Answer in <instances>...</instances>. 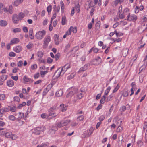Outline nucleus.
Segmentation results:
<instances>
[{
    "label": "nucleus",
    "mask_w": 147,
    "mask_h": 147,
    "mask_svg": "<svg viewBox=\"0 0 147 147\" xmlns=\"http://www.w3.org/2000/svg\"><path fill=\"white\" fill-rule=\"evenodd\" d=\"M57 107V105L55 104L54 105L52 106V107L50 108L49 109V116H51L52 117H54L56 116L57 115V113H53V111L55 110ZM48 118H51V117H48Z\"/></svg>",
    "instance_id": "f257e3e1"
},
{
    "label": "nucleus",
    "mask_w": 147,
    "mask_h": 147,
    "mask_svg": "<svg viewBox=\"0 0 147 147\" xmlns=\"http://www.w3.org/2000/svg\"><path fill=\"white\" fill-rule=\"evenodd\" d=\"M70 122V120H64L61 121L57 123V125L59 128L61 127L67 125Z\"/></svg>",
    "instance_id": "f03ea898"
},
{
    "label": "nucleus",
    "mask_w": 147,
    "mask_h": 147,
    "mask_svg": "<svg viewBox=\"0 0 147 147\" xmlns=\"http://www.w3.org/2000/svg\"><path fill=\"white\" fill-rule=\"evenodd\" d=\"M70 67V65H65L61 69L60 68H59L58 69L60 73L61 74V75H63L65 71L67 69Z\"/></svg>",
    "instance_id": "7ed1b4c3"
},
{
    "label": "nucleus",
    "mask_w": 147,
    "mask_h": 147,
    "mask_svg": "<svg viewBox=\"0 0 147 147\" xmlns=\"http://www.w3.org/2000/svg\"><path fill=\"white\" fill-rule=\"evenodd\" d=\"M45 31L43 30L38 32L36 34V37L38 39H42L45 34Z\"/></svg>",
    "instance_id": "20e7f679"
},
{
    "label": "nucleus",
    "mask_w": 147,
    "mask_h": 147,
    "mask_svg": "<svg viewBox=\"0 0 147 147\" xmlns=\"http://www.w3.org/2000/svg\"><path fill=\"white\" fill-rule=\"evenodd\" d=\"M78 89L76 88L72 87L71 89V90L66 96L67 97H71L72 95L77 92Z\"/></svg>",
    "instance_id": "39448f33"
},
{
    "label": "nucleus",
    "mask_w": 147,
    "mask_h": 147,
    "mask_svg": "<svg viewBox=\"0 0 147 147\" xmlns=\"http://www.w3.org/2000/svg\"><path fill=\"white\" fill-rule=\"evenodd\" d=\"M127 20L129 21H135L137 19V17L136 15L134 14L130 15L129 13L127 16Z\"/></svg>",
    "instance_id": "423d86ee"
},
{
    "label": "nucleus",
    "mask_w": 147,
    "mask_h": 147,
    "mask_svg": "<svg viewBox=\"0 0 147 147\" xmlns=\"http://www.w3.org/2000/svg\"><path fill=\"white\" fill-rule=\"evenodd\" d=\"M58 128L56 125H53L50 127L49 132L51 134L55 133V132L57 130Z\"/></svg>",
    "instance_id": "0eeeda50"
},
{
    "label": "nucleus",
    "mask_w": 147,
    "mask_h": 147,
    "mask_svg": "<svg viewBox=\"0 0 147 147\" xmlns=\"http://www.w3.org/2000/svg\"><path fill=\"white\" fill-rule=\"evenodd\" d=\"M45 129V127L42 126L40 127H38L36 128L35 129L36 131L34 133L36 134H40V132L43 131Z\"/></svg>",
    "instance_id": "6e6552de"
},
{
    "label": "nucleus",
    "mask_w": 147,
    "mask_h": 147,
    "mask_svg": "<svg viewBox=\"0 0 147 147\" xmlns=\"http://www.w3.org/2000/svg\"><path fill=\"white\" fill-rule=\"evenodd\" d=\"M101 63V59L99 57H97V58L93 60V64L98 65Z\"/></svg>",
    "instance_id": "1a4fd4ad"
},
{
    "label": "nucleus",
    "mask_w": 147,
    "mask_h": 147,
    "mask_svg": "<svg viewBox=\"0 0 147 147\" xmlns=\"http://www.w3.org/2000/svg\"><path fill=\"white\" fill-rule=\"evenodd\" d=\"M68 107V105H66L64 104H61L60 105V107L62 112L65 111Z\"/></svg>",
    "instance_id": "9d476101"
},
{
    "label": "nucleus",
    "mask_w": 147,
    "mask_h": 147,
    "mask_svg": "<svg viewBox=\"0 0 147 147\" xmlns=\"http://www.w3.org/2000/svg\"><path fill=\"white\" fill-rule=\"evenodd\" d=\"M89 65L88 64H85L83 67L80 69L79 71H78V72H79L81 73L85 71L88 69V66Z\"/></svg>",
    "instance_id": "9b49d317"
},
{
    "label": "nucleus",
    "mask_w": 147,
    "mask_h": 147,
    "mask_svg": "<svg viewBox=\"0 0 147 147\" xmlns=\"http://www.w3.org/2000/svg\"><path fill=\"white\" fill-rule=\"evenodd\" d=\"M12 20L14 23H17L19 19H18V16L17 14H15L13 15Z\"/></svg>",
    "instance_id": "f8f14e48"
},
{
    "label": "nucleus",
    "mask_w": 147,
    "mask_h": 147,
    "mask_svg": "<svg viewBox=\"0 0 147 147\" xmlns=\"http://www.w3.org/2000/svg\"><path fill=\"white\" fill-rule=\"evenodd\" d=\"M61 76V74L60 73L58 69L55 72L53 77L55 79H57Z\"/></svg>",
    "instance_id": "ddd939ff"
},
{
    "label": "nucleus",
    "mask_w": 147,
    "mask_h": 147,
    "mask_svg": "<svg viewBox=\"0 0 147 147\" xmlns=\"http://www.w3.org/2000/svg\"><path fill=\"white\" fill-rule=\"evenodd\" d=\"M23 80L25 82H29L31 83L33 82V80L30 78H29L26 76H24L23 78Z\"/></svg>",
    "instance_id": "4468645a"
},
{
    "label": "nucleus",
    "mask_w": 147,
    "mask_h": 147,
    "mask_svg": "<svg viewBox=\"0 0 147 147\" xmlns=\"http://www.w3.org/2000/svg\"><path fill=\"white\" fill-rule=\"evenodd\" d=\"M9 110V109L7 107L2 108L0 109V113L1 114H3L5 113L8 112Z\"/></svg>",
    "instance_id": "2eb2a0df"
},
{
    "label": "nucleus",
    "mask_w": 147,
    "mask_h": 147,
    "mask_svg": "<svg viewBox=\"0 0 147 147\" xmlns=\"http://www.w3.org/2000/svg\"><path fill=\"white\" fill-rule=\"evenodd\" d=\"M124 0H115L114 2V3L113 5V6L115 7L119 3L121 4L123 2Z\"/></svg>",
    "instance_id": "dca6fc26"
},
{
    "label": "nucleus",
    "mask_w": 147,
    "mask_h": 147,
    "mask_svg": "<svg viewBox=\"0 0 147 147\" xmlns=\"http://www.w3.org/2000/svg\"><path fill=\"white\" fill-rule=\"evenodd\" d=\"M22 48L21 46H17L14 49V51L16 53H19L22 50Z\"/></svg>",
    "instance_id": "f3484780"
},
{
    "label": "nucleus",
    "mask_w": 147,
    "mask_h": 147,
    "mask_svg": "<svg viewBox=\"0 0 147 147\" xmlns=\"http://www.w3.org/2000/svg\"><path fill=\"white\" fill-rule=\"evenodd\" d=\"M19 42V40L18 38H16L12 40L10 42V45H12L14 44L18 43Z\"/></svg>",
    "instance_id": "a211bd4d"
},
{
    "label": "nucleus",
    "mask_w": 147,
    "mask_h": 147,
    "mask_svg": "<svg viewBox=\"0 0 147 147\" xmlns=\"http://www.w3.org/2000/svg\"><path fill=\"white\" fill-rule=\"evenodd\" d=\"M7 85L9 87H12L13 86L14 84L13 80H9L7 81Z\"/></svg>",
    "instance_id": "6ab92c4d"
},
{
    "label": "nucleus",
    "mask_w": 147,
    "mask_h": 147,
    "mask_svg": "<svg viewBox=\"0 0 147 147\" xmlns=\"http://www.w3.org/2000/svg\"><path fill=\"white\" fill-rule=\"evenodd\" d=\"M23 0H16L14 2L13 5L16 6H18L21 3Z\"/></svg>",
    "instance_id": "aec40b11"
},
{
    "label": "nucleus",
    "mask_w": 147,
    "mask_h": 147,
    "mask_svg": "<svg viewBox=\"0 0 147 147\" xmlns=\"http://www.w3.org/2000/svg\"><path fill=\"white\" fill-rule=\"evenodd\" d=\"M7 75L2 74L0 76V79L4 82L7 79Z\"/></svg>",
    "instance_id": "412c9836"
},
{
    "label": "nucleus",
    "mask_w": 147,
    "mask_h": 147,
    "mask_svg": "<svg viewBox=\"0 0 147 147\" xmlns=\"http://www.w3.org/2000/svg\"><path fill=\"white\" fill-rule=\"evenodd\" d=\"M63 94V91L62 90H59L58 91H57L55 95L58 97H60Z\"/></svg>",
    "instance_id": "4be33fe9"
},
{
    "label": "nucleus",
    "mask_w": 147,
    "mask_h": 147,
    "mask_svg": "<svg viewBox=\"0 0 147 147\" xmlns=\"http://www.w3.org/2000/svg\"><path fill=\"white\" fill-rule=\"evenodd\" d=\"M7 24V22L5 20H1L0 21V25L1 26H5Z\"/></svg>",
    "instance_id": "5701e85b"
},
{
    "label": "nucleus",
    "mask_w": 147,
    "mask_h": 147,
    "mask_svg": "<svg viewBox=\"0 0 147 147\" xmlns=\"http://www.w3.org/2000/svg\"><path fill=\"white\" fill-rule=\"evenodd\" d=\"M5 136L7 138H11L12 139H14V138H13V137H11L12 134L11 133L9 132H6L5 134Z\"/></svg>",
    "instance_id": "b1692460"
},
{
    "label": "nucleus",
    "mask_w": 147,
    "mask_h": 147,
    "mask_svg": "<svg viewBox=\"0 0 147 147\" xmlns=\"http://www.w3.org/2000/svg\"><path fill=\"white\" fill-rule=\"evenodd\" d=\"M128 50L127 49H124L123 50V57H125L128 53Z\"/></svg>",
    "instance_id": "393cba45"
},
{
    "label": "nucleus",
    "mask_w": 147,
    "mask_h": 147,
    "mask_svg": "<svg viewBox=\"0 0 147 147\" xmlns=\"http://www.w3.org/2000/svg\"><path fill=\"white\" fill-rule=\"evenodd\" d=\"M24 14L22 12H20L18 14V19H19V20H22L24 17Z\"/></svg>",
    "instance_id": "a878e982"
},
{
    "label": "nucleus",
    "mask_w": 147,
    "mask_h": 147,
    "mask_svg": "<svg viewBox=\"0 0 147 147\" xmlns=\"http://www.w3.org/2000/svg\"><path fill=\"white\" fill-rule=\"evenodd\" d=\"M66 22V17L65 16H63L62 18L61 24L62 25H64L65 24Z\"/></svg>",
    "instance_id": "bb28decb"
},
{
    "label": "nucleus",
    "mask_w": 147,
    "mask_h": 147,
    "mask_svg": "<svg viewBox=\"0 0 147 147\" xmlns=\"http://www.w3.org/2000/svg\"><path fill=\"white\" fill-rule=\"evenodd\" d=\"M120 87L119 84H118L116 87L114 88V90L113 91V93H115L119 89Z\"/></svg>",
    "instance_id": "cd10ccee"
},
{
    "label": "nucleus",
    "mask_w": 147,
    "mask_h": 147,
    "mask_svg": "<svg viewBox=\"0 0 147 147\" xmlns=\"http://www.w3.org/2000/svg\"><path fill=\"white\" fill-rule=\"evenodd\" d=\"M137 144L138 147H141L143 145V142L141 140H140L137 142Z\"/></svg>",
    "instance_id": "c85d7f7f"
},
{
    "label": "nucleus",
    "mask_w": 147,
    "mask_h": 147,
    "mask_svg": "<svg viewBox=\"0 0 147 147\" xmlns=\"http://www.w3.org/2000/svg\"><path fill=\"white\" fill-rule=\"evenodd\" d=\"M8 12L10 14H12L13 12V8L11 5H10L9 7Z\"/></svg>",
    "instance_id": "c756f323"
},
{
    "label": "nucleus",
    "mask_w": 147,
    "mask_h": 147,
    "mask_svg": "<svg viewBox=\"0 0 147 147\" xmlns=\"http://www.w3.org/2000/svg\"><path fill=\"white\" fill-rule=\"evenodd\" d=\"M111 89V87L110 86L108 87L107 89L105 90V95H106L108 94V93H109L110 89Z\"/></svg>",
    "instance_id": "7c9ffc66"
},
{
    "label": "nucleus",
    "mask_w": 147,
    "mask_h": 147,
    "mask_svg": "<svg viewBox=\"0 0 147 147\" xmlns=\"http://www.w3.org/2000/svg\"><path fill=\"white\" fill-rule=\"evenodd\" d=\"M33 44L29 42V44L26 46V47L28 49H30L33 47Z\"/></svg>",
    "instance_id": "2f4dec72"
},
{
    "label": "nucleus",
    "mask_w": 147,
    "mask_h": 147,
    "mask_svg": "<svg viewBox=\"0 0 147 147\" xmlns=\"http://www.w3.org/2000/svg\"><path fill=\"white\" fill-rule=\"evenodd\" d=\"M79 46H77L73 47L72 49L70 51L71 52L72 51L74 50L75 52H76V51H78L79 49Z\"/></svg>",
    "instance_id": "473e14b6"
},
{
    "label": "nucleus",
    "mask_w": 147,
    "mask_h": 147,
    "mask_svg": "<svg viewBox=\"0 0 147 147\" xmlns=\"http://www.w3.org/2000/svg\"><path fill=\"white\" fill-rule=\"evenodd\" d=\"M84 119V117L83 115H80L78 117H77V120L78 121H82Z\"/></svg>",
    "instance_id": "72a5a7b5"
},
{
    "label": "nucleus",
    "mask_w": 147,
    "mask_h": 147,
    "mask_svg": "<svg viewBox=\"0 0 147 147\" xmlns=\"http://www.w3.org/2000/svg\"><path fill=\"white\" fill-rule=\"evenodd\" d=\"M9 110L11 112H14L16 111V108L15 106H13L12 107H10V109Z\"/></svg>",
    "instance_id": "f704fd0d"
},
{
    "label": "nucleus",
    "mask_w": 147,
    "mask_h": 147,
    "mask_svg": "<svg viewBox=\"0 0 147 147\" xmlns=\"http://www.w3.org/2000/svg\"><path fill=\"white\" fill-rule=\"evenodd\" d=\"M105 98H106L105 96H104L102 97L100 101V102L101 104H104L105 102Z\"/></svg>",
    "instance_id": "c9c22d12"
},
{
    "label": "nucleus",
    "mask_w": 147,
    "mask_h": 147,
    "mask_svg": "<svg viewBox=\"0 0 147 147\" xmlns=\"http://www.w3.org/2000/svg\"><path fill=\"white\" fill-rule=\"evenodd\" d=\"M5 98V94H0V100H3Z\"/></svg>",
    "instance_id": "e433bc0d"
},
{
    "label": "nucleus",
    "mask_w": 147,
    "mask_h": 147,
    "mask_svg": "<svg viewBox=\"0 0 147 147\" xmlns=\"http://www.w3.org/2000/svg\"><path fill=\"white\" fill-rule=\"evenodd\" d=\"M26 104V103L25 102H23L22 104H20L18 106V107L20 109L23 106L25 105Z\"/></svg>",
    "instance_id": "4c0bfd02"
},
{
    "label": "nucleus",
    "mask_w": 147,
    "mask_h": 147,
    "mask_svg": "<svg viewBox=\"0 0 147 147\" xmlns=\"http://www.w3.org/2000/svg\"><path fill=\"white\" fill-rule=\"evenodd\" d=\"M37 56L40 57H41L43 56V53L42 52H38L37 54Z\"/></svg>",
    "instance_id": "58836bf2"
},
{
    "label": "nucleus",
    "mask_w": 147,
    "mask_h": 147,
    "mask_svg": "<svg viewBox=\"0 0 147 147\" xmlns=\"http://www.w3.org/2000/svg\"><path fill=\"white\" fill-rule=\"evenodd\" d=\"M8 118L9 120L13 121H14L16 119L15 117L13 115L9 116L8 117Z\"/></svg>",
    "instance_id": "ea45409f"
},
{
    "label": "nucleus",
    "mask_w": 147,
    "mask_h": 147,
    "mask_svg": "<svg viewBox=\"0 0 147 147\" xmlns=\"http://www.w3.org/2000/svg\"><path fill=\"white\" fill-rule=\"evenodd\" d=\"M75 9L77 13H79L80 12V7L79 5H77L75 7Z\"/></svg>",
    "instance_id": "a19ab883"
},
{
    "label": "nucleus",
    "mask_w": 147,
    "mask_h": 147,
    "mask_svg": "<svg viewBox=\"0 0 147 147\" xmlns=\"http://www.w3.org/2000/svg\"><path fill=\"white\" fill-rule=\"evenodd\" d=\"M13 100L14 101H16L18 102H19L20 100L19 97L17 96L14 97Z\"/></svg>",
    "instance_id": "79ce46f5"
},
{
    "label": "nucleus",
    "mask_w": 147,
    "mask_h": 147,
    "mask_svg": "<svg viewBox=\"0 0 147 147\" xmlns=\"http://www.w3.org/2000/svg\"><path fill=\"white\" fill-rule=\"evenodd\" d=\"M120 124L118 126L117 128V129L116 131L117 132H120L122 130V128L120 126Z\"/></svg>",
    "instance_id": "37998d69"
},
{
    "label": "nucleus",
    "mask_w": 147,
    "mask_h": 147,
    "mask_svg": "<svg viewBox=\"0 0 147 147\" xmlns=\"http://www.w3.org/2000/svg\"><path fill=\"white\" fill-rule=\"evenodd\" d=\"M21 29L19 28H17L14 29L13 32L14 33L18 32H20Z\"/></svg>",
    "instance_id": "c03bdc74"
},
{
    "label": "nucleus",
    "mask_w": 147,
    "mask_h": 147,
    "mask_svg": "<svg viewBox=\"0 0 147 147\" xmlns=\"http://www.w3.org/2000/svg\"><path fill=\"white\" fill-rule=\"evenodd\" d=\"M52 9V6L51 5H49L47 7V10L48 13H49V12L51 11Z\"/></svg>",
    "instance_id": "a18cd8bd"
},
{
    "label": "nucleus",
    "mask_w": 147,
    "mask_h": 147,
    "mask_svg": "<svg viewBox=\"0 0 147 147\" xmlns=\"http://www.w3.org/2000/svg\"><path fill=\"white\" fill-rule=\"evenodd\" d=\"M60 54L59 53H57L54 56V58L56 60H57L59 57Z\"/></svg>",
    "instance_id": "49530a36"
},
{
    "label": "nucleus",
    "mask_w": 147,
    "mask_h": 147,
    "mask_svg": "<svg viewBox=\"0 0 147 147\" xmlns=\"http://www.w3.org/2000/svg\"><path fill=\"white\" fill-rule=\"evenodd\" d=\"M75 75V74L74 73H72L68 77V79L69 80L72 79L73 78Z\"/></svg>",
    "instance_id": "de8ad7c7"
},
{
    "label": "nucleus",
    "mask_w": 147,
    "mask_h": 147,
    "mask_svg": "<svg viewBox=\"0 0 147 147\" xmlns=\"http://www.w3.org/2000/svg\"><path fill=\"white\" fill-rule=\"evenodd\" d=\"M9 55L10 57H14L16 56V54L13 52H11L9 53Z\"/></svg>",
    "instance_id": "09e8293b"
},
{
    "label": "nucleus",
    "mask_w": 147,
    "mask_h": 147,
    "mask_svg": "<svg viewBox=\"0 0 147 147\" xmlns=\"http://www.w3.org/2000/svg\"><path fill=\"white\" fill-rule=\"evenodd\" d=\"M128 92L127 91H124L123 93V95L124 97H127L128 95Z\"/></svg>",
    "instance_id": "8fccbe9b"
},
{
    "label": "nucleus",
    "mask_w": 147,
    "mask_h": 147,
    "mask_svg": "<svg viewBox=\"0 0 147 147\" xmlns=\"http://www.w3.org/2000/svg\"><path fill=\"white\" fill-rule=\"evenodd\" d=\"M23 64V61H19L17 63L18 66L19 67H20Z\"/></svg>",
    "instance_id": "3c124183"
},
{
    "label": "nucleus",
    "mask_w": 147,
    "mask_h": 147,
    "mask_svg": "<svg viewBox=\"0 0 147 147\" xmlns=\"http://www.w3.org/2000/svg\"><path fill=\"white\" fill-rule=\"evenodd\" d=\"M47 62L49 63H51L53 61V59L50 57H48L47 59Z\"/></svg>",
    "instance_id": "603ef678"
},
{
    "label": "nucleus",
    "mask_w": 147,
    "mask_h": 147,
    "mask_svg": "<svg viewBox=\"0 0 147 147\" xmlns=\"http://www.w3.org/2000/svg\"><path fill=\"white\" fill-rule=\"evenodd\" d=\"M59 34H55L54 36V40H58L59 37Z\"/></svg>",
    "instance_id": "864d4df0"
},
{
    "label": "nucleus",
    "mask_w": 147,
    "mask_h": 147,
    "mask_svg": "<svg viewBox=\"0 0 147 147\" xmlns=\"http://www.w3.org/2000/svg\"><path fill=\"white\" fill-rule=\"evenodd\" d=\"M18 125L19 126L22 125L24 123V122L23 121L21 120H18Z\"/></svg>",
    "instance_id": "5fc2aeb1"
},
{
    "label": "nucleus",
    "mask_w": 147,
    "mask_h": 147,
    "mask_svg": "<svg viewBox=\"0 0 147 147\" xmlns=\"http://www.w3.org/2000/svg\"><path fill=\"white\" fill-rule=\"evenodd\" d=\"M125 17L123 13H120L119 14V18L121 19H123Z\"/></svg>",
    "instance_id": "6e6d98bb"
},
{
    "label": "nucleus",
    "mask_w": 147,
    "mask_h": 147,
    "mask_svg": "<svg viewBox=\"0 0 147 147\" xmlns=\"http://www.w3.org/2000/svg\"><path fill=\"white\" fill-rule=\"evenodd\" d=\"M60 4L61 9H64V5L62 1H61L60 2Z\"/></svg>",
    "instance_id": "4d7b16f0"
},
{
    "label": "nucleus",
    "mask_w": 147,
    "mask_h": 147,
    "mask_svg": "<svg viewBox=\"0 0 147 147\" xmlns=\"http://www.w3.org/2000/svg\"><path fill=\"white\" fill-rule=\"evenodd\" d=\"M40 74L42 77H43L46 74V71H40Z\"/></svg>",
    "instance_id": "13d9d810"
},
{
    "label": "nucleus",
    "mask_w": 147,
    "mask_h": 147,
    "mask_svg": "<svg viewBox=\"0 0 147 147\" xmlns=\"http://www.w3.org/2000/svg\"><path fill=\"white\" fill-rule=\"evenodd\" d=\"M23 30L24 32L26 33L28 32V29L26 27H24L23 28Z\"/></svg>",
    "instance_id": "bf43d9fd"
},
{
    "label": "nucleus",
    "mask_w": 147,
    "mask_h": 147,
    "mask_svg": "<svg viewBox=\"0 0 147 147\" xmlns=\"http://www.w3.org/2000/svg\"><path fill=\"white\" fill-rule=\"evenodd\" d=\"M56 17V14L55 13H54L52 17L51 18V23L52 22V20L55 18Z\"/></svg>",
    "instance_id": "052dcab7"
},
{
    "label": "nucleus",
    "mask_w": 147,
    "mask_h": 147,
    "mask_svg": "<svg viewBox=\"0 0 147 147\" xmlns=\"http://www.w3.org/2000/svg\"><path fill=\"white\" fill-rule=\"evenodd\" d=\"M37 68V65L35 64L32 65L31 66V68L33 70L36 69Z\"/></svg>",
    "instance_id": "680f3d73"
},
{
    "label": "nucleus",
    "mask_w": 147,
    "mask_h": 147,
    "mask_svg": "<svg viewBox=\"0 0 147 147\" xmlns=\"http://www.w3.org/2000/svg\"><path fill=\"white\" fill-rule=\"evenodd\" d=\"M143 22H147V16H144L143 18Z\"/></svg>",
    "instance_id": "e2e57ef3"
},
{
    "label": "nucleus",
    "mask_w": 147,
    "mask_h": 147,
    "mask_svg": "<svg viewBox=\"0 0 147 147\" xmlns=\"http://www.w3.org/2000/svg\"><path fill=\"white\" fill-rule=\"evenodd\" d=\"M53 86L52 84H49L47 87V89L49 90Z\"/></svg>",
    "instance_id": "0e129e2a"
},
{
    "label": "nucleus",
    "mask_w": 147,
    "mask_h": 147,
    "mask_svg": "<svg viewBox=\"0 0 147 147\" xmlns=\"http://www.w3.org/2000/svg\"><path fill=\"white\" fill-rule=\"evenodd\" d=\"M71 46V45L70 43H68L67 45H66L65 46V50L66 51H67L69 48Z\"/></svg>",
    "instance_id": "69168bd1"
},
{
    "label": "nucleus",
    "mask_w": 147,
    "mask_h": 147,
    "mask_svg": "<svg viewBox=\"0 0 147 147\" xmlns=\"http://www.w3.org/2000/svg\"><path fill=\"white\" fill-rule=\"evenodd\" d=\"M105 117L104 115H101L99 118V120L100 121H102L105 119Z\"/></svg>",
    "instance_id": "338daca9"
},
{
    "label": "nucleus",
    "mask_w": 147,
    "mask_h": 147,
    "mask_svg": "<svg viewBox=\"0 0 147 147\" xmlns=\"http://www.w3.org/2000/svg\"><path fill=\"white\" fill-rule=\"evenodd\" d=\"M37 147H46V144L42 143L40 146L38 145Z\"/></svg>",
    "instance_id": "774afa93"
}]
</instances>
